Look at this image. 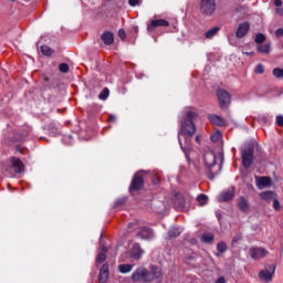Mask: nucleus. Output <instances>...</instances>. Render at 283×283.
<instances>
[{"label": "nucleus", "instance_id": "3c124183", "mask_svg": "<svg viewBox=\"0 0 283 283\" xmlns=\"http://www.w3.org/2000/svg\"><path fill=\"white\" fill-rule=\"evenodd\" d=\"M63 140H72V135L65 136Z\"/></svg>", "mask_w": 283, "mask_h": 283}, {"label": "nucleus", "instance_id": "4c0bfd02", "mask_svg": "<svg viewBox=\"0 0 283 283\" xmlns=\"http://www.w3.org/2000/svg\"><path fill=\"white\" fill-rule=\"evenodd\" d=\"M273 200V209L275 211H280V209H282V206L280 205V201L276 199V197Z\"/></svg>", "mask_w": 283, "mask_h": 283}, {"label": "nucleus", "instance_id": "e433bc0d", "mask_svg": "<svg viewBox=\"0 0 283 283\" xmlns=\"http://www.w3.org/2000/svg\"><path fill=\"white\" fill-rule=\"evenodd\" d=\"M60 72H63L64 74L70 72V66L66 63H62L59 66Z\"/></svg>", "mask_w": 283, "mask_h": 283}, {"label": "nucleus", "instance_id": "393cba45", "mask_svg": "<svg viewBox=\"0 0 283 283\" xmlns=\"http://www.w3.org/2000/svg\"><path fill=\"white\" fill-rule=\"evenodd\" d=\"M201 242H203L205 244H212L213 243V234L203 233L201 235Z\"/></svg>", "mask_w": 283, "mask_h": 283}, {"label": "nucleus", "instance_id": "473e14b6", "mask_svg": "<svg viewBox=\"0 0 283 283\" xmlns=\"http://www.w3.org/2000/svg\"><path fill=\"white\" fill-rule=\"evenodd\" d=\"M272 73L275 78H283V69L276 67Z\"/></svg>", "mask_w": 283, "mask_h": 283}, {"label": "nucleus", "instance_id": "f704fd0d", "mask_svg": "<svg viewBox=\"0 0 283 283\" xmlns=\"http://www.w3.org/2000/svg\"><path fill=\"white\" fill-rule=\"evenodd\" d=\"M211 140L212 143H218V140H220V138H222V134L220 132H216L213 135H211Z\"/></svg>", "mask_w": 283, "mask_h": 283}, {"label": "nucleus", "instance_id": "f257e3e1", "mask_svg": "<svg viewBox=\"0 0 283 283\" xmlns=\"http://www.w3.org/2000/svg\"><path fill=\"white\" fill-rule=\"evenodd\" d=\"M186 117L181 122V128L178 133L179 145L187 158L189 160V156L193 154L191 150V137L196 134V125L193 124V119L198 116V111L193 107H188L185 111Z\"/></svg>", "mask_w": 283, "mask_h": 283}, {"label": "nucleus", "instance_id": "5701e85b", "mask_svg": "<svg viewBox=\"0 0 283 283\" xmlns=\"http://www.w3.org/2000/svg\"><path fill=\"white\" fill-rule=\"evenodd\" d=\"M102 41L105 45H112L114 43V34L112 32H104L102 34Z\"/></svg>", "mask_w": 283, "mask_h": 283}, {"label": "nucleus", "instance_id": "a18cd8bd", "mask_svg": "<svg viewBox=\"0 0 283 283\" xmlns=\"http://www.w3.org/2000/svg\"><path fill=\"white\" fill-rule=\"evenodd\" d=\"M274 4L276 6V8H282V0H275Z\"/></svg>", "mask_w": 283, "mask_h": 283}, {"label": "nucleus", "instance_id": "2eb2a0df", "mask_svg": "<svg viewBox=\"0 0 283 283\" xmlns=\"http://www.w3.org/2000/svg\"><path fill=\"white\" fill-rule=\"evenodd\" d=\"M137 235L140 240H151L154 238V231L149 228H142Z\"/></svg>", "mask_w": 283, "mask_h": 283}, {"label": "nucleus", "instance_id": "58836bf2", "mask_svg": "<svg viewBox=\"0 0 283 283\" xmlns=\"http://www.w3.org/2000/svg\"><path fill=\"white\" fill-rule=\"evenodd\" d=\"M255 74H264V65L259 64L254 70Z\"/></svg>", "mask_w": 283, "mask_h": 283}, {"label": "nucleus", "instance_id": "5fc2aeb1", "mask_svg": "<svg viewBox=\"0 0 283 283\" xmlns=\"http://www.w3.org/2000/svg\"><path fill=\"white\" fill-rule=\"evenodd\" d=\"M196 140H197V143H199V142H200V137H199V136H197V137H196Z\"/></svg>", "mask_w": 283, "mask_h": 283}, {"label": "nucleus", "instance_id": "39448f33", "mask_svg": "<svg viewBox=\"0 0 283 283\" xmlns=\"http://www.w3.org/2000/svg\"><path fill=\"white\" fill-rule=\"evenodd\" d=\"M242 165L245 169H249L253 163V146H248L247 148H242Z\"/></svg>", "mask_w": 283, "mask_h": 283}, {"label": "nucleus", "instance_id": "dca6fc26", "mask_svg": "<svg viewBox=\"0 0 283 283\" xmlns=\"http://www.w3.org/2000/svg\"><path fill=\"white\" fill-rule=\"evenodd\" d=\"M249 28L250 25L248 22L239 24V28L237 30V38L243 39V36H247V32H249Z\"/></svg>", "mask_w": 283, "mask_h": 283}, {"label": "nucleus", "instance_id": "9b49d317", "mask_svg": "<svg viewBox=\"0 0 283 283\" xmlns=\"http://www.w3.org/2000/svg\"><path fill=\"white\" fill-rule=\"evenodd\" d=\"M169 21L165 19L159 20H153L147 27L148 32H151L153 30H156V28H168Z\"/></svg>", "mask_w": 283, "mask_h": 283}, {"label": "nucleus", "instance_id": "37998d69", "mask_svg": "<svg viewBox=\"0 0 283 283\" xmlns=\"http://www.w3.org/2000/svg\"><path fill=\"white\" fill-rule=\"evenodd\" d=\"M129 6L135 8V6H138L140 3V0H128Z\"/></svg>", "mask_w": 283, "mask_h": 283}, {"label": "nucleus", "instance_id": "c756f323", "mask_svg": "<svg viewBox=\"0 0 283 283\" xmlns=\"http://www.w3.org/2000/svg\"><path fill=\"white\" fill-rule=\"evenodd\" d=\"M197 201L201 207H203V205H207V202H209V197H207V195H199L197 197Z\"/></svg>", "mask_w": 283, "mask_h": 283}, {"label": "nucleus", "instance_id": "0eeeda50", "mask_svg": "<svg viewBox=\"0 0 283 283\" xmlns=\"http://www.w3.org/2000/svg\"><path fill=\"white\" fill-rule=\"evenodd\" d=\"M145 253V251H143V248H140V244L135 243L133 244V247L130 248V250L127 253V258L129 260H135L138 261L140 260V258H143V254Z\"/></svg>", "mask_w": 283, "mask_h": 283}, {"label": "nucleus", "instance_id": "bb28decb", "mask_svg": "<svg viewBox=\"0 0 283 283\" xmlns=\"http://www.w3.org/2000/svg\"><path fill=\"white\" fill-rule=\"evenodd\" d=\"M258 52H261V54H269L271 52V44H261L258 46Z\"/></svg>", "mask_w": 283, "mask_h": 283}, {"label": "nucleus", "instance_id": "864d4df0", "mask_svg": "<svg viewBox=\"0 0 283 283\" xmlns=\"http://www.w3.org/2000/svg\"><path fill=\"white\" fill-rule=\"evenodd\" d=\"M125 200L117 201L118 205H123Z\"/></svg>", "mask_w": 283, "mask_h": 283}, {"label": "nucleus", "instance_id": "8fccbe9b", "mask_svg": "<svg viewBox=\"0 0 283 283\" xmlns=\"http://www.w3.org/2000/svg\"><path fill=\"white\" fill-rule=\"evenodd\" d=\"M108 120H111V122H114V120H116V116H114V115H111V116H109V118H108Z\"/></svg>", "mask_w": 283, "mask_h": 283}, {"label": "nucleus", "instance_id": "4be33fe9", "mask_svg": "<svg viewBox=\"0 0 283 283\" xmlns=\"http://www.w3.org/2000/svg\"><path fill=\"white\" fill-rule=\"evenodd\" d=\"M185 197L182 196H176L175 198V207L178 209V211H185Z\"/></svg>", "mask_w": 283, "mask_h": 283}, {"label": "nucleus", "instance_id": "ea45409f", "mask_svg": "<svg viewBox=\"0 0 283 283\" xmlns=\"http://www.w3.org/2000/svg\"><path fill=\"white\" fill-rule=\"evenodd\" d=\"M118 36H119V39H122V41H125L127 33H125L124 29L118 30Z\"/></svg>", "mask_w": 283, "mask_h": 283}, {"label": "nucleus", "instance_id": "c85d7f7f", "mask_svg": "<svg viewBox=\"0 0 283 283\" xmlns=\"http://www.w3.org/2000/svg\"><path fill=\"white\" fill-rule=\"evenodd\" d=\"M41 52L44 54V56H52V54H54V51L48 45H42Z\"/></svg>", "mask_w": 283, "mask_h": 283}, {"label": "nucleus", "instance_id": "f8f14e48", "mask_svg": "<svg viewBox=\"0 0 283 283\" xmlns=\"http://www.w3.org/2000/svg\"><path fill=\"white\" fill-rule=\"evenodd\" d=\"M109 280V264H103L101 270H99V275H98V282L99 283H107Z\"/></svg>", "mask_w": 283, "mask_h": 283}, {"label": "nucleus", "instance_id": "79ce46f5", "mask_svg": "<svg viewBox=\"0 0 283 283\" xmlns=\"http://www.w3.org/2000/svg\"><path fill=\"white\" fill-rule=\"evenodd\" d=\"M240 240H242V234L234 235L232 239V244L240 242Z\"/></svg>", "mask_w": 283, "mask_h": 283}, {"label": "nucleus", "instance_id": "cd10ccee", "mask_svg": "<svg viewBox=\"0 0 283 283\" xmlns=\"http://www.w3.org/2000/svg\"><path fill=\"white\" fill-rule=\"evenodd\" d=\"M182 233V230L180 228H171L168 232L169 238H178Z\"/></svg>", "mask_w": 283, "mask_h": 283}, {"label": "nucleus", "instance_id": "09e8293b", "mask_svg": "<svg viewBox=\"0 0 283 283\" xmlns=\"http://www.w3.org/2000/svg\"><path fill=\"white\" fill-rule=\"evenodd\" d=\"M261 120H262L263 123H269V118H268L266 116H262V117H261Z\"/></svg>", "mask_w": 283, "mask_h": 283}, {"label": "nucleus", "instance_id": "423d86ee", "mask_svg": "<svg viewBox=\"0 0 283 283\" xmlns=\"http://www.w3.org/2000/svg\"><path fill=\"white\" fill-rule=\"evenodd\" d=\"M200 10L202 14L211 17L216 12V0H201Z\"/></svg>", "mask_w": 283, "mask_h": 283}, {"label": "nucleus", "instance_id": "9d476101", "mask_svg": "<svg viewBox=\"0 0 283 283\" xmlns=\"http://www.w3.org/2000/svg\"><path fill=\"white\" fill-rule=\"evenodd\" d=\"M143 177L140 176V172H137L132 180L130 187H129V192L132 191H139V189H143Z\"/></svg>", "mask_w": 283, "mask_h": 283}, {"label": "nucleus", "instance_id": "6e6d98bb", "mask_svg": "<svg viewBox=\"0 0 283 283\" xmlns=\"http://www.w3.org/2000/svg\"><path fill=\"white\" fill-rule=\"evenodd\" d=\"M129 227H134V224H133V223H129Z\"/></svg>", "mask_w": 283, "mask_h": 283}, {"label": "nucleus", "instance_id": "72a5a7b5", "mask_svg": "<svg viewBox=\"0 0 283 283\" xmlns=\"http://www.w3.org/2000/svg\"><path fill=\"white\" fill-rule=\"evenodd\" d=\"M150 275H151V277H153L151 280H156V277H158L159 275H161L160 269H158V268H153Z\"/></svg>", "mask_w": 283, "mask_h": 283}, {"label": "nucleus", "instance_id": "4468645a", "mask_svg": "<svg viewBox=\"0 0 283 283\" xmlns=\"http://www.w3.org/2000/svg\"><path fill=\"white\" fill-rule=\"evenodd\" d=\"M233 196H235V192L233 189H228L219 196L218 200L219 202H229V200H232Z\"/></svg>", "mask_w": 283, "mask_h": 283}, {"label": "nucleus", "instance_id": "aec40b11", "mask_svg": "<svg viewBox=\"0 0 283 283\" xmlns=\"http://www.w3.org/2000/svg\"><path fill=\"white\" fill-rule=\"evenodd\" d=\"M107 260V247L102 248V252H99L95 259L96 264H103Z\"/></svg>", "mask_w": 283, "mask_h": 283}, {"label": "nucleus", "instance_id": "f3484780", "mask_svg": "<svg viewBox=\"0 0 283 283\" xmlns=\"http://www.w3.org/2000/svg\"><path fill=\"white\" fill-rule=\"evenodd\" d=\"M208 118L210 123H212L213 125H217L218 127H224V125H227V122L218 115L212 114V115H209Z\"/></svg>", "mask_w": 283, "mask_h": 283}, {"label": "nucleus", "instance_id": "a19ab883", "mask_svg": "<svg viewBox=\"0 0 283 283\" xmlns=\"http://www.w3.org/2000/svg\"><path fill=\"white\" fill-rule=\"evenodd\" d=\"M276 125H279V127H283V116L282 115L276 116Z\"/></svg>", "mask_w": 283, "mask_h": 283}, {"label": "nucleus", "instance_id": "1a4fd4ad", "mask_svg": "<svg viewBox=\"0 0 283 283\" xmlns=\"http://www.w3.org/2000/svg\"><path fill=\"white\" fill-rule=\"evenodd\" d=\"M217 96L220 107H228V105L231 103V95L227 91H218Z\"/></svg>", "mask_w": 283, "mask_h": 283}, {"label": "nucleus", "instance_id": "b1692460", "mask_svg": "<svg viewBox=\"0 0 283 283\" xmlns=\"http://www.w3.org/2000/svg\"><path fill=\"white\" fill-rule=\"evenodd\" d=\"M220 32L219 27H213L212 29L208 30L205 34L206 39H213L216 34Z\"/></svg>", "mask_w": 283, "mask_h": 283}, {"label": "nucleus", "instance_id": "20e7f679", "mask_svg": "<svg viewBox=\"0 0 283 283\" xmlns=\"http://www.w3.org/2000/svg\"><path fill=\"white\" fill-rule=\"evenodd\" d=\"M275 264H268L263 270L259 272V280L261 282H273V275H275Z\"/></svg>", "mask_w": 283, "mask_h": 283}, {"label": "nucleus", "instance_id": "7ed1b4c3", "mask_svg": "<svg viewBox=\"0 0 283 283\" xmlns=\"http://www.w3.org/2000/svg\"><path fill=\"white\" fill-rule=\"evenodd\" d=\"M24 169L25 166H23V161L17 157H12L11 167L7 169V176H9V178H14L17 174H22Z\"/></svg>", "mask_w": 283, "mask_h": 283}, {"label": "nucleus", "instance_id": "49530a36", "mask_svg": "<svg viewBox=\"0 0 283 283\" xmlns=\"http://www.w3.org/2000/svg\"><path fill=\"white\" fill-rule=\"evenodd\" d=\"M216 283H227L223 276L219 277Z\"/></svg>", "mask_w": 283, "mask_h": 283}, {"label": "nucleus", "instance_id": "f03ea898", "mask_svg": "<svg viewBox=\"0 0 283 283\" xmlns=\"http://www.w3.org/2000/svg\"><path fill=\"white\" fill-rule=\"evenodd\" d=\"M151 272L144 266L137 268L132 274L133 282H151Z\"/></svg>", "mask_w": 283, "mask_h": 283}, {"label": "nucleus", "instance_id": "6e6552de", "mask_svg": "<svg viewBox=\"0 0 283 283\" xmlns=\"http://www.w3.org/2000/svg\"><path fill=\"white\" fill-rule=\"evenodd\" d=\"M249 253L252 260H262V258H266L269 255V251H266V249L258 247L251 248Z\"/></svg>", "mask_w": 283, "mask_h": 283}, {"label": "nucleus", "instance_id": "412c9836", "mask_svg": "<svg viewBox=\"0 0 283 283\" xmlns=\"http://www.w3.org/2000/svg\"><path fill=\"white\" fill-rule=\"evenodd\" d=\"M239 208L241 211H243V213H249L251 206L249 205L247 198L240 197Z\"/></svg>", "mask_w": 283, "mask_h": 283}, {"label": "nucleus", "instance_id": "2f4dec72", "mask_svg": "<svg viewBox=\"0 0 283 283\" xmlns=\"http://www.w3.org/2000/svg\"><path fill=\"white\" fill-rule=\"evenodd\" d=\"M217 250L219 251V253L227 252V243H224V241L219 242L217 244Z\"/></svg>", "mask_w": 283, "mask_h": 283}, {"label": "nucleus", "instance_id": "c03bdc74", "mask_svg": "<svg viewBox=\"0 0 283 283\" xmlns=\"http://www.w3.org/2000/svg\"><path fill=\"white\" fill-rule=\"evenodd\" d=\"M275 36H277V38L283 36V29H277L275 31Z\"/></svg>", "mask_w": 283, "mask_h": 283}, {"label": "nucleus", "instance_id": "6ab92c4d", "mask_svg": "<svg viewBox=\"0 0 283 283\" xmlns=\"http://www.w3.org/2000/svg\"><path fill=\"white\" fill-rule=\"evenodd\" d=\"M259 198H261V200H264L265 202H271V200H275L276 195L275 192L268 190V191L261 192L259 195Z\"/></svg>", "mask_w": 283, "mask_h": 283}, {"label": "nucleus", "instance_id": "7c9ffc66", "mask_svg": "<svg viewBox=\"0 0 283 283\" xmlns=\"http://www.w3.org/2000/svg\"><path fill=\"white\" fill-rule=\"evenodd\" d=\"M109 96V90L104 88L101 94L98 95V98L101 101H107V97Z\"/></svg>", "mask_w": 283, "mask_h": 283}, {"label": "nucleus", "instance_id": "a878e982", "mask_svg": "<svg viewBox=\"0 0 283 283\" xmlns=\"http://www.w3.org/2000/svg\"><path fill=\"white\" fill-rule=\"evenodd\" d=\"M119 269V273H132V271L134 270V265L133 264H120L118 266Z\"/></svg>", "mask_w": 283, "mask_h": 283}, {"label": "nucleus", "instance_id": "a211bd4d", "mask_svg": "<svg viewBox=\"0 0 283 283\" xmlns=\"http://www.w3.org/2000/svg\"><path fill=\"white\" fill-rule=\"evenodd\" d=\"M271 185V178L269 177H260L256 179L258 189H266Z\"/></svg>", "mask_w": 283, "mask_h": 283}, {"label": "nucleus", "instance_id": "4d7b16f0", "mask_svg": "<svg viewBox=\"0 0 283 283\" xmlns=\"http://www.w3.org/2000/svg\"><path fill=\"white\" fill-rule=\"evenodd\" d=\"M11 1H17V0H11Z\"/></svg>", "mask_w": 283, "mask_h": 283}, {"label": "nucleus", "instance_id": "de8ad7c7", "mask_svg": "<svg viewBox=\"0 0 283 283\" xmlns=\"http://www.w3.org/2000/svg\"><path fill=\"white\" fill-rule=\"evenodd\" d=\"M276 12H277L281 17H283V8H277V9H276Z\"/></svg>", "mask_w": 283, "mask_h": 283}, {"label": "nucleus", "instance_id": "ddd939ff", "mask_svg": "<svg viewBox=\"0 0 283 283\" xmlns=\"http://www.w3.org/2000/svg\"><path fill=\"white\" fill-rule=\"evenodd\" d=\"M205 163L209 169H213L216 167V154L212 151H208L203 156Z\"/></svg>", "mask_w": 283, "mask_h": 283}, {"label": "nucleus", "instance_id": "603ef678", "mask_svg": "<svg viewBox=\"0 0 283 283\" xmlns=\"http://www.w3.org/2000/svg\"><path fill=\"white\" fill-rule=\"evenodd\" d=\"M154 185H158V179L153 180Z\"/></svg>", "mask_w": 283, "mask_h": 283}, {"label": "nucleus", "instance_id": "c9c22d12", "mask_svg": "<svg viewBox=\"0 0 283 283\" xmlns=\"http://www.w3.org/2000/svg\"><path fill=\"white\" fill-rule=\"evenodd\" d=\"M264 41H266V38L264 36V34L259 33L255 36V43H264Z\"/></svg>", "mask_w": 283, "mask_h": 283}]
</instances>
